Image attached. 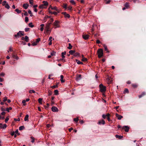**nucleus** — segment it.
<instances>
[{
	"instance_id": "f257e3e1",
	"label": "nucleus",
	"mask_w": 146,
	"mask_h": 146,
	"mask_svg": "<svg viewBox=\"0 0 146 146\" xmlns=\"http://www.w3.org/2000/svg\"><path fill=\"white\" fill-rule=\"evenodd\" d=\"M98 56L99 58H101L103 54V50L102 49H100L98 50Z\"/></svg>"
},
{
	"instance_id": "f03ea898",
	"label": "nucleus",
	"mask_w": 146,
	"mask_h": 146,
	"mask_svg": "<svg viewBox=\"0 0 146 146\" xmlns=\"http://www.w3.org/2000/svg\"><path fill=\"white\" fill-rule=\"evenodd\" d=\"M99 87L100 91L102 92H104L106 91V86H104L102 84H100Z\"/></svg>"
},
{
	"instance_id": "7ed1b4c3",
	"label": "nucleus",
	"mask_w": 146,
	"mask_h": 146,
	"mask_svg": "<svg viewBox=\"0 0 146 146\" xmlns=\"http://www.w3.org/2000/svg\"><path fill=\"white\" fill-rule=\"evenodd\" d=\"M59 22L58 21H56L53 24L54 26V28L56 29L57 28H59L60 27V26L59 25Z\"/></svg>"
},
{
	"instance_id": "20e7f679",
	"label": "nucleus",
	"mask_w": 146,
	"mask_h": 146,
	"mask_svg": "<svg viewBox=\"0 0 146 146\" xmlns=\"http://www.w3.org/2000/svg\"><path fill=\"white\" fill-rule=\"evenodd\" d=\"M51 24V23H48L46 25V27H45V29L46 31V32H48L49 31H51V30H49L50 26V25Z\"/></svg>"
},
{
	"instance_id": "39448f33",
	"label": "nucleus",
	"mask_w": 146,
	"mask_h": 146,
	"mask_svg": "<svg viewBox=\"0 0 146 146\" xmlns=\"http://www.w3.org/2000/svg\"><path fill=\"white\" fill-rule=\"evenodd\" d=\"M52 110L53 112H57L58 111V109L55 106H53L52 107Z\"/></svg>"
},
{
	"instance_id": "423d86ee",
	"label": "nucleus",
	"mask_w": 146,
	"mask_h": 146,
	"mask_svg": "<svg viewBox=\"0 0 146 146\" xmlns=\"http://www.w3.org/2000/svg\"><path fill=\"white\" fill-rule=\"evenodd\" d=\"M116 117L117 118V119L119 120H120L123 118V116L119 115L117 113H116L115 114Z\"/></svg>"
},
{
	"instance_id": "0eeeda50",
	"label": "nucleus",
	"mask_w": 146,
	"mask_h": 146,
	"mask_svg": "<svg viewBox=\"0 0 146 146\" xmlns=\"http://www.w3.org/2000/svg\"><path fill=\"white\" fill-rule=\"evenodd\" d=\"M125 128V131L126 132H128L129 129V127L127 126H124L122 127V129H124Z\"/></svg>"
},
{
	"instance_id": "6e6552de",
	"label": "nucleus",
	"mask_w": 146,
	"mask_h": 146,
	"mask_svg": "<svg viewBox=\"0 0 146 146\" xmlns=\"http://www.w3.org/2000/svg\"><path fill=\"white\" fill-rule=\"evenodd\" d=\"M62 14H63L64 15V17L66 18L67 17L69 18L70 17V15L69 14L65 12H62Z\"/></svg>"
},
{
	"instance_id": "1a4fd4ad",
	"label": "nucleus",
	"mask_w": 146,
	"mask_h": 146,
	"mask_svg": "<svg viewBox=\"0 0 146 146\" xmlns=\"http://www.w3.org/2000/svg\"><path fill=\"white\" fill-rule=\"evenodd\" d=\"M21 32H22L21 31H19V32H18L17 35H15L14 36L15 37L17 38L19 37V36H21V35H20V33Z\"/></svg>"
},
{
	"instance_id": "9d476101",
	"label": "nucleus",
	"mask_w": 146,
	"mask_h": 146,
	"mask_svg": "<svg viewBox=\"0 0 146 146\" xmlns=\"http://www.w3.org/2000/svg\"><path fill=\"white\" fill-rule=\"evenodd\" d=\"M80 53L78 52H75L74 55V56L77 57H79L80 56Z\"/></svg>"
},
{
	"instance_id": "9b49d317",
	"label": "nucleus",
	"mask_w": 146,
	"mask_h": 146,
	"mask_svg": "<svg viewBox=\"0 0 146 146\" xmlns=\"http://www.w3.org/2000/svg\"><path fill=\"white\" fill-rule=\"evenodd\" d=\"M98 123L99 125L102 124L104 125L105 124V121L104 120H102L99 121Z\"/></svg>"
},
{
	"instance_id": "f8f14e48",
	"label": "nucleus",
	"mask_w": 146,
	"mask_h": 146,
	"mask_svg": "<svg viewBox=\"0 0 146 146\" xmlns=\"http://www.w3.org/2000/svg\"><path fill=\"white\" fill-rule=\"evenodd\" d=\"M29 6V5L28 4H24L23 5V7L25 9H27Z\"/></svg>"
},
{
	"instance_id": "ddd939ff",
	"label": "nucleus",
	"mask_w": 146,
	"mask_h": 146,
	"mask_svg": "<svg viewBox=\"0 0 146 146\" xmlns=\"http://www.w3.org/2000/svg\"><path fill=\"white\" fill-rule=\"evenodd\" d=\"M89 36L88 35H84L82 36L83 38L85 40H87L88 39Z\"/></svg>"
},
{
	"instance_id": "4468645a",
	"label": "nucleus",
	"mask_w": 146,
	"mask_h": 146,
	"mask_svg": "<svg viewBox=\"0 0 146 146\" xmlns=\"http://www.w3.org/2000/svg\"><path fill=\"white\" fill-rule=\"evenodd\" d=\"M29 117V115H26L24 118V121H28Z\"/></svg>"
},
{
	"instance_id": "2eb2a0df",
	"label": "nucleus",
	"mask_w": 146,
	"mask_h": 146,
	"mask_svg": "<svg viewBox=\"0 0 146 146\" xmlns=\"http://www.w3.org/2000/svg\"><path fill=\"white\" fill-rule=\"evenodd\" d=\"M146 94L145 92H143L139 96V98H140L142 97H143L144 96H145Z\"/></svg>"
},
{
	"instance_id": "dca6fc26",
	"label": "nucleus",
	"mask_w": 146,
	"mask_h": 146,
	"mask_svg": "<svg viewBox=\"0 0 146 146\" xmlns=\"http://www.w3.org/2000/svg\"><path fill=\"white\" fill-rule=\"evenodd\" d=\"M107 80L108 81V82H109V83H110L111 82L112 78L111 77H108L107 78Z\"/></svg>"
},
{
	"instance_id": "f3484780",
	"label": "nucleus",
	"mask_w": 146,
	"mask_h": 146,
	"mask_svg": "<svg viewBox=\"0 0 146 146\" xmlns=\"http://www.w3.org/2000/svg\"><path fill=\"white\" fill-rule=\"evenodd\" d=\"M42 3H43V5H44L45 7L46 6L48 5V2L46 1H42Z\"/></svg>"
},
{
	"instance_id": "a211bd4d",
	"label": "nucleus",
	"mask_w": 146,
	"mask_h": 146,
	"mask_svg": "<svg viewBox=\"0 0 146 146\" xmlns=\"http://www.w3.org/2000/svg\"><path fill=\"white\" fill-rule=\"evenodd\" d=\"M60 81L62 83H63L65 82V80H63V78H64V76L62 75H61L60 76Z\"/></svg>"
},
{
	"instance_id": "6ab92c4d",
	"label": "nucleus",
	"mask_w": 146,
	"mask_h": 146,
	"mask_svg": "<svg viewBox=\"0 0 146 146\" xmlns=\"http://www.w3.org/2000/svg\"><path fill=\"white\" fill-rule=\"evenodd\" d=\"M115 137L119 139H121L123 137V136L119 135H115Z\"/></svg>"
},
{
	"instance_id": "aec40b11",
	"label": "nucleus",
	"mask_w": 146,
	"mask_h": 146,
	"mask_svg": "<svg viewBox=\"0 0 146 146\" xmlns=\"http://www.w3.org/2000/svg\"><path fill=\"white\" fill-rule=\"evenodd\" d=\"M124 6L126 8L128 9L129 7V4L128 3L126 2Z\"/></svg>"
},
{
	"instance_id": "412c9836",
	"label": "nucleus",
	"mask_w": 146,
	"mask_h": 146,
	"mask_svg": "<svg viewBox=\"0 0 146 146\" xmlns=\"http://www.w3.org/2000/svg\"><path fill=\"white\" fill-rule=\"evenodd\" d=\"M75 50H70L69 51V53L71 55H73L75 53Z\"/></svg>"
},
{
	"instance_id": "4be33fe9",
	"label": "nucleus",
	"mask_w": 146,
	"mask_h": 146,
	"mask_svg": "<svg viewBox=\"0 0 146 146\" xmlns=\"http://www.w3.org/2000/svg\"><path fill=\"white\" fill-rule=\"evenodd\" d=\"M56 52L53 51L52 52L50 53V55L52 56H55L56 55Z\"/></svg>"
},
{
	"instance_id": "5701e85b",
	"label": "nucleus",
	"mask_w": 146,
	"mask_h": 146,
	"mask_svg": "<svg viewBox=\"0 0 146 146\" xmlns=\"http://www.w3.org/2000/svg\"><path fill=\"white\" fill-rule=\"evenodd\" d=\"M29 27L33 28L34 27V25L33 24V23H30L29 24Z\"/></svg>"
},
{
	"instance_id": "b1692460",
	"label": "nucleus",
	"mask_w": 146,
	"mask_h": 146,
	"mask_svg": "<svg viewBox=\"0 0 146 146\" xmlns=\"http://www.w3.org/2000/svg\"><path fill=\"white\" fill-rule=\"evenodd\" d=\"M25 41L26 42H28L29 41V37L27 36H25Z\"/></svg>"
},
{
	"instance_id": "393cba45",
	"label": "nucleus",
	"mask_w": 146,
	"mask_h": 146,
	"mask_svg": "<svg viewBox=\"0 0 146 146\" xmlns=\"http://www.w3.org/2000/svg\"><path fill=\"white\" fill-rule=\"evenodd\" d=\"M66 52L65 51L64 52H62V58H64L65 57V56H64V55L66 54Z\"/></svg>"
},
{
	"instance_id": "a878e982",
	"label": "nucleus",
	"mask_w": 146,
	"mask_h": 146,
	"mask_svg": "<svg viewBox=\"0 0 146 146\" xmlns=\"http://www.w3.org/2000/svg\"><path fill=\"white\" fill-rule=\"evenodd\" d=\"M76 61L78 64H83V63L82 62L80 61L79 60H76Z\"/></svg>"
},
{
	"instance_id": "bb28decb",
	"label": "nucleus",
	"mask_w": 146,
	"mask_h": 146,
	"mask_svg": "<svg viewBox=\"0 0 146 146\" xmlns=\"http://www.w3.org/2000/svg\"><path fill=\"white\" fill-rule=\"evenodd\" d=\"M39 8L40 9H42L43 8H45V6L43 5L42 4L39 6Z\"/></svg>"
},
{
	"instance_id": "cd10ccee",
	"label": "nucleus",
	"mask_w": 146,
	"mask_h": 146,
	"mask_svg": "<svg viewBox=\"0 0 146 146\" xmlns=\"http://www.w3.org/2000/svg\"><path fill=\"white\" fill-rule=\"evenodd\" d=\"M69 46L68 47V48L69 49H72V46L71 45V44L69 43L68 44Z\"/></svg>"
},
{
	"instance_id": "c85d7f7f",
	"label": "nucleus",
	"mask_w": 146,
	"mask_h": 146,
	"mask_svg": "<svg viewBox=\"0 0 146 146\" xmlns=\"http://www.w3.org/2000/svg\"><path fill=\"white\" fill-rule=\"evenodd\" d=\"M12 109V108L11 107H10L9 108H6V110L8 111V112H9V110H11Z\"/></svg>"
},
{
	"instance_id": "c756f323",
	"label": "nucleus",
	"mask_w": 146,
	"mask_h": 146,
	"mask_svg": "<svg viewBox=\"0 0 146 146\" xmlns=\"http://www.w3.org/2000/svg\"><path fill=\"white\" fill-rule=\"evenodd\" d=\"M81 74H79L76 80H80L81 78Z\"/></svg>"
},
{
	"instance_id": "7c9ffc66",
	"label": "nucleus",
	"mask_w": 146,
	"mask_h": 146,
	"mask_svg": "<svg viewBox=\"0 0 146 146\" xmlns=\"http://www.w3.org/2000/svg\"><path fill=\"white\" fill-rule=\"evenodd\" d=\"M5 7L8 9H9L10 8V7H9V5L7 3L6 4H5Z\"/></svg>"
},
{
	"instance_id": "2f4dec72",
	"label": "nucleus",
	"mask_w": 146,
	"mask_h": 146,
	"mask_svg": "<svg viewBox=\"0 0 146 146\" xmlns=\"http://www.w3.org/2000/svg\"><path fill=\"white\" fill-rule=\"evenodd\" d=\"M15 11L17 12L18 13H21V11L19 10L18 9H17L15 10Z\"/></svg>"
},
{
	"instance_id": "473e14b6",
	"label": "nucleus",
	"mask_w": 146,
	"mask_h": 146,
	"mask_svg": "<svg viewBox=\"0 0 146 146\" xmlns=\"http://www.w3.org/2000/svg\"><path fill=\"white\" fill-rule=\"evenodd\" d=\"M54 94L57 95L58 94V91L57 90H56L54 91Z\"/></svg>"
},
{
	"instance_id": "72a5a7b5",
	"label": "nucleus",
	"mask_w": 146,
	"mask_h": 146,
	"mask_svg": "<svg viewBox=\"0 0 146 146\" xmlns=\"http://www.w3.org/2000/svg\"><path fill=\"white\" fill-rule=\"evenodd\" d=\"M132 86L135 88H136L137 87V85L136 84H132Z\"/></svg>"
},
{
	"instance_id": "f704fd0d",
	"label": "nucleus",
	"mask_w": 146,
	"mask_h": 146,
	"mask_svg": "<svg viewBox=\"0 0 146 146\" xmlns=\"http://www.w3.org/2000/svg\"><path fill=\"white\" fill-rule=\"evenodd\" d=\"M104 47L105 50L107 51L108 52L109 51H108V48H107V46L106 45H104Z\"/></svg>"
},
{
	"instance_id": "c9c22d12",
	"label": "nucleus",
	"mask_w": 146,
	"mask_h": 146,
	"mask_svg": "<svg viewBox=\"0 0 146 146\" xmlns=\"http://www.w3.org/2000/svg\"><path fill=\"white\" fill-rule=\"evenodd\" d=\"M24 127L23 126H21L19 127V129L20 130H21L23 129H24Z\"/></svg>"
},
{
	"instance_id": "e433bc0d",
	"label": "nucleus",
	"mask_w": 146,
	"mask_h": 146,
	"mask_svg": "<svg viewBox=\"0 0 146 146\" xmlns=\"http://www.w3.org/2000/svg\"><path fill=\"white\" fill-rule=\"evenodd\" d=\"M51 9L52 10H55L56 11H58L57 7H51Z\"/></svg>"
},
{
	"instance_id": "4c0bfd02",
	"label": "nucleus",
	"mask_w": 146,
	"mask_h": 146,
	"mask_svg": "<svg viewBox=\"0 0 146 146\" xmlns=\"http://www.w3.org/2000/svg\"><path fill=\"white\" fill-rule=\"evenodd\" d=\"M82 60L84 62H86L87 61V59L86 58L84 57L82 58Z\"/></svg>"
},
{
	"instance_id": "58836bf2",
	"label": "nucleus",
	"mask_w": 146,
	"mask_h": 146,
	"mask_svg": "<svg viewBox=\"0 0 146 146\" xmlns=\"http://www.w3.org/2000/svg\"><path fill=\"white\" fill-rule=\"evenodd\" d=\"M7 127V125L6 124H3L2 126V128L3 129H5Z\"/></svg>"
},
{
	"instance_id": "ea45409f",
	"label": "nucleus",
	"mask_w": 146,
	"mask_h": 146,
	"mask_svg": "<svg viewBox=\"0 0 146 146\" xmlns=\"http://www.w3.org/2000/svg\"><path fill=\"white\" fill-rule=\"evenodd\" d=\"M12 57L13 58H14L17 60L18 59V58L14 54H13Z\"/></svg>"
},
{
	"instance_id": "a19ab883",
	"label": "nucleus",
	"mask_w": 146,
	"mask_h": 146,
	"mask_svg": "<svg viewBox=\"0 0 146 146\" xmlns=\"http://www.w3.org/2000/svg\"><path fill=\"white\" fill-rule=\"evenodd\" d=\"M70 2L72 4L75 5V3L74 1L73 0H71L70 1Z\"/></svg>"
},
{
	"instance_id": "79ce46f5",
	"label": "nucleus",
	"mask_w": 146,
	"mask_h": 146,
	"mask_svg": "<svg viewBox=\"0 0 146 146\" xmlns=\"http://www.w3.org/2000/svg\"><path fill=\"white\" fill-rule=\"evenodd\" d=\"M35 91L34 90H31L29 91V93L31 94L33 93H35Z\"/></svg>"
},
{
	"instance_id": "37998d69",
	"label": "nucleus",
	"mask_w": 146,
	"mask_h": 146,
	"mask_svg": "<svg viewBox=\"0 0 146 146\" xmlns=\"http://www.w3.org/2000/svg\"><path fill=\"white\" fill-rule=\"evenodd\" d=\"M31 138L32 139L31 142L33 143L35 142V139L33 137H31Z\"/></svg>"
},
{
	"instance_id": "c03bdc74",
	"label": "nucleus",
	"mask_w": 146,
	"mask_h": 146,
	"mask_svg": "<svg viewBox=\"0 0 146 146\" xmlns=\"http://www.w3.org/2000/svg\"><path fill=\"white\" fill-rule=\"evenodd\" d=\"M42 99L41 98H39L38 99V102H39V103H40L41 104H42L41 102H42Z\"/></svg>"
},
{
	"instance_id": "a18cd8bd",
	"label": "nucleus",
	"mask_w": 146,
	"mask_h": 146,
	"mask_svg": "<svg viewBox=\"0 0 146 146\" xmlns=\"http://www.w3.org/2000/svg\"><path fill=\"white\" fill-rule=\"evenodd\" d=\"M79 119L78 117H77L76 118H75L74 119V120L75 122H77L78 121Z\"/></svg>"
},
{
	"instance_id": "49530a36",
	"label": "nucleus",
	"mask_w": 146,
	"mask_h": 146,
	"mask_svg": "<svg viewBox=\"0 0 146 146\" xmlns=\"http://www.w3.org/2000/svg\"><path fill=\"white\" fill-rule=\"evenodd\" d=\"M25 21L27 23L29 21V18L28 17H25Z\"/></svg>"
},
{
	"instance_id": "de8ad7c7",
	"label": "nucleus",
	"mask_w": 146,
	"mask_h": 146,
	"mask_svg": "<svg viewBox=\"0 0 146 146\" xmlns=\"http://www.w3.org/2000/svg\"><path fill=\"white\" fill-rule=\"evenodd\" d=\"M28 13L31 15H30V16L31 17H32L33 15H32V12H31V11L30 10H29V11H28Z\"/></svg>"
},
{
	"instance_id": "09e8293b",
	"label": "nucleus",
	"mask_w": 146,
	"mask_h": 146,
	"mask_svg": "<svg viewBox=\"0 0 146 146\" xmlns=\"http://www.w3.org/2000/svg\"><path fill=\"white\" fill-rule=\"evenodd\" d=\"M58 87L57 85H54L52 86H51V88H57Z\"/></svg>"
},
{
	"instance_id": "8fccbe9b",
	"label": "nucleus",
	"mask_w": 146,
	"mask_h": 146,
	"mask_svg": "<svg viewBox=\"0 0 146 146\" xmlns=\"http://www.w3.org/2000/svg\"><path fill=\"white\" fill-rule=\"evenodd\" d=\"M26 101L25 100H23L22 101V103L23 104V105L24 106H25L26 105Z\"/></svg>"
},
{
	"instance_id": "3c124183",
	"label": "nucleus",
	"mask_w": 146,
	"mask_h": 146,
	"mask_svg": "<svg viewBox=\"0 0 146 146\" xmlns=\"http://www.w3.org/2000/svg\"><path fill=\"white\" fill-rule=\"evenodd\" d=\"M7 100V98L6 97H5L3 98V101L4 102H5Z\"/></svg>"
},
{
	"instance_id": "603ef678",
	"label": "nucleus",
	"mask_w": 146,
	"mask_h": 146,
	"mask_svg": "<svg viewBox=\"0 0 146 146\" xmlns=\"http://www.w3.org/2000/svg\"><path fill=\"white\" fill-rule=\"evenodd\" d=\"M29 31V28H26L25 29V31L26 32H28Z\"/></svg>"
},
{
	"instance_id": "864d4df0",
	"label": "nucleus",
	"mask_w": 146,
	"mask_h": 146,
	"mask_svg": "<svg viewBox=\"0 0 146 146\" xmlns=\"http://www.w3.org/2000/svg\"><path fill=\"white\" fill-rule=\"evenodd\" d=\"M6 3L7 2L5 1H4L2 3L3 5V6L5 5V4H7Z\"/></svg>"
},
{
	"instance_id": "5fc2aeb1",
	"label": "nucleus",
	"mask_w": 146,
	"mask_h": 146,
	"mask_svg": "<svg viewBox=\"0 0 146 146\" xmlns=\"http://www.w3.org/2000/svg\"><path fill=\"white\" fill-rule=\"evenodd\" d=\"M5 75V74L4 73L2 72L0 74V76H4Z\"/></svg>"
},
{
	"instance_id": "6e6d98bb",
	"label": "nucleus",
	"mask_w": 146,
	"mask_h": 146,
	"mask_svg": "<svg viewBox=\"0 0 146 146\" xmlns=\"http://www.w3.org/2000/svg\"><path fill=\"white\" fill-rule=\"evenodd\" d=\"M125 93H129V90L127 89H125L124 90Z\"/></svg>"
},
{
	"instance_id": "4d7b16f0",
	"label": "nucleus",
	"mask_w": 146,
	"mask_h": 146,
	"mask_svg": "<svg viewBox=\"0 0 146 146\" xmlns=\"http://www.w3.org/2000/svg\"><path fill=\"white\" fill-rule=\"evenodd\" d=\"M40 40V38H38L36 39V43H38L39 42V41Z\"/></svg>"
},
{
	"instance_id": "13d9d810",
	"label": "nucleus",
	"mask_w": 146,
	"mask_h": 146,
	"mask_svg": "<svg viewBox=\"0 0 146 146\" xmlns=\"http://www.w3.org/2000/svg\"><path fill=\"white\" fill-rule=\"evenodd\" d=\"M9 119V118L8 117H6L5 119V123H7V121H8Z\"/></svg>"
},
{
	"instance_id": "bf43d9fd",
	"label": "nucleus",
	"mask_w": 146,
	"mask_h": 146,
	"mask_svg": "<svg viewBox=\"0 0 146 146\" xmlns=\"http://www.w3.org/2000/svg\"><path fill=\"white\" fill-rule=\"evenodd\" d=\"M33 0H29V2L30 4L32 5L33 4Z\"/></svg>"
},
{
	"instance_id": "052dcab7",
	"label": "nucleus",
	"mask_w": 146,
	"mask_h": 146,
	"mask_svg": "<svg viewBox=\"0 0 146 146\" xmlns=\"http://www.w3.org/2000/svg\"><path fill=\"white\" fill-rule=\"evenodd\" d=\"M52 92L51 91H49L48 92V95L50 96L52 95Z\"/></svg>"
},
{
	"instance_id": "680f3d73",
	"label": "nucleus",
	"mask_w": 146,
	"mask_h": 146,
	"mask_svg": "<svg viewBox=\"0 0 146 146\" xmlns=\"http://www.w3.org/2000/svg\"><path fill=\"white\" fill-rule=\"evenodd\" d=\"M106 116L107 115L105 114H103L102 116V117L104 119L106 118Z\"/></svg>"
},
{
	"instance_id": "e2e57ef3",
	"label": "nucleus",
	"mask_w": 146,
	"mask_h": 146,
	"mask_svg": "<svg viewBox=\"0 0 146 146\" xmlns=\"http://www.w3.org/2000/svg\"><path fill=\"white\" fill-rule=\"evenodd\" d=\"M63 7L65 9H66L67 7V6L66 4H64L63 6Z\"/></svg>"
},
{
	"instance_id": "0e129e2a",
	"label": "nucleus",
	"mask_w": 146,
	"mask_h": 146,
	"mask_svg": "<svg viewBox=\"0 0 146 146\" xmlns=\"http://www.w3.org/2000/svg\"><path fill=\"white\" fill-rule=\"evenodd\" d=\"M37 43L36 42H33L32 45L33 46H35L37 44Z\"/></svg>"
},
{
	"instance_id": "69168bd1",
	"label": "nucleus",
	"mask_w": 146,
	"mask_h": 146,
	"mask_svg": "<svg viewBox=\"0 0 146 146\" xmlns=\"http://www.w3.org/2000/svg\"><path fill=\"white\" fill-rule=\"evenodd\" d=\"M5 112H2L1 113V114L2 115H5Z\"/></svg>"
},
{
	"instance_id": "338daca9",
	"label": "nucleus",
	"mask_w": 146,
	"mask_h": 146,
	"mask_svg": "<svg viewBox=\"0 0 146 146\" xmlns=\"http://www.w3.org/2000/svg\"><path fill=\"white\" fill-rule=\"evenodd\" d=\"M72 7L71 6H69L68 7V9L69 10H71L72 9Z\"/></svg>"
},
{
	"instance_id": "774afa93",
	"label": "nucleus",
	"mask_w": 146,
	"mask_h": 146,
	"mask_svg": "<svg viewBox=\"0 0 146 146\" xmlns=\"http://www.w3.org/2000/svg\"><path fill=\"white\" fill-rule=\"evenodd\" d=\"M96 43L98 44H99L100 43V42L99 40H96Z\"/></svg>"
}]
</instances>
